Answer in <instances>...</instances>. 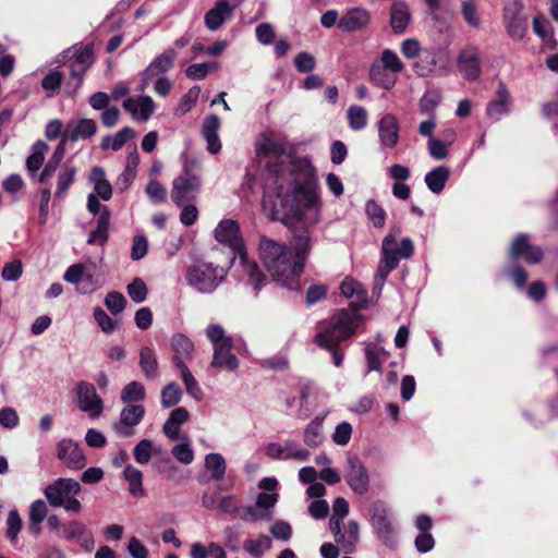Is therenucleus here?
<instances>
[{"label": "nucleus", "instance_id": "5fc2aeb1", "mask_svg": "<svg viewBox=\"0 0 558 558\" xmlns=\"http://www.w3.org/2000/svg\"><path fill=\"white\" fill-rule=\"evenodd\" d=\"M182 398V390L180 386L172 381L168 384L161 390V402L165 408H171L177 405Z\"/></svg>", "mask_w": 558, "mask_h": 558}, {"label": "nucleus", "instance_id": "6ab92c4d", "mask_svg": "<svg viewBox=\"0 0 558 558\" xmlns=\"http://www.w3.org/2000/svg\"><path fill=\"white\" fill-rule=\"evenodd\" d=\"M457 65L468 81H475L481 75L480 54L475 48L463 49L458 56Z\"/></svg>", "mask_w": 558, "mask_h": 558}, {"label": "nucleus", "instance_id": "4c0bfd02", "mask_svg": "<svg viewBox=\"0 0 558 558\" xmlns=\"http://www.w3.org/2000/svg\"><path fill=\"white\" fill-rule=\"evenodd\" d=\"M372 82L385 89H391L397 83V75L385 70L379 63H373L369 69Z\"/></svg>", "mask_w": 558, "mask_h": 558}, {"label": "nucleus", "instance_id": "13d9d810", "mask_svg": "<svg viewBox=\"0 0 558 558\" xmlns=\"http://www.w3.org/2000/svg\"><path fill=\"white\" fill-rule=\"evenodd\" d=\"M7 535L10 541L15 542L22 530L23 522L17 510H10L7 517Z\"/></svg>", "mask_w": 558, "mask_h": 558}, {"label": "nucleus", "instance_id": "49530a36", "mask_svg": "<svg viewBox=\"0 0 558 558\" xmlns=\"http://www.w3.org/2000/svg\"><path fill=\"white\" fill-rule=\"evenodd\" d=\"M206 337L213 348L233 343V339L220 324H210L205 329Z\"/></svg>", "mask_w": 558, "mask_h": 558}, {"label": "nucleus", "instance_id": "3c124183", "mask_svg": "<svg viewBox=\"0 0 558 558\" xmlns=\"http://www.w3.org/2000/svg\"><path fill=\"white\" fill-rule=\"evenodd\" d=\"M171 452L173 457L183 464H190L194 460V451L187 436H182L180 442L172 448Z\"/></svg>", "mask_w": 558, "mask_h": 558}, {"label": "nucleus", "instance_id": "39448f33", "mask_svg": "<svg viewBox=\"0 0 558 558\" xmlns=\"http://www.w3.org/2000/svg\"><path fill=\"white\" fill-rule=\"evenodd\" d=\"M201 166L195 159H185L182 173L172 182L171 198L178 205L192 199L202 185Z\"/></svg>", "mask_w": 558, "mask_h": 558}, {"label": "nucleus", "instance_id": "9b49d317", "mask_svg": "<svg viewBox=\"0 0 558 558\" xmlns=\"http://www.w3.org/2000/svg\"><path fill=\"white\" fill-rule=\"evenodd\" d=\"M56 450L58 459L68 469L77 471L85 466L86 458L76 441L63 438L58 441Z\"/></svg>", "mask_w": 558, "mask_h": 558}, {"label": "nucleus", "instance_id": "6e6d98bb", "mask_svg": "<svg viewBox=\"0 0 558 558\" xmlns=\"http://www.w3.org/2000/svg\"><path fill=\"white\" fill-rule=\"evenodd\" d=\"M217 68L218 64L216 62L194 63L187 66L185 74L189 78L198 81L205 78L210 71Z\"/></svg>", "mask_w": 558, "mask_h": 558}, {"label": "nucleus", "instance_id": "dca6fc26", "mask_svg": "<svg viewBox=\"0 0 558 558\" xmlns=\"http://www.w3.org/2000/svg\"><path fill=\"white\" fill-rule=\"evenodd\" d=\"M371 13L360 7L348 10L339 20L338 27L343 33H355L369 26Z\"/></svg>", "mask_w": 558, "mask_h": 558}, {"label": "nucleus", "instance_id": "f257e3e1", "mask_svg": "<svg viewBox=\"0 0 558 558\" xmlns=\"http://www.w3.org/2000/svg\"><path fill=\"white\" fill-rule=\"evenodd\" d=\"M277 198L280 210L276 206L268 207L266 202L263 210L270 220L281 221L293 233L320 220L322 203L316 189L296 183Z\"/></svg>", "mask_w": 558, "mask_h": 558}, {"label": "nucleus", "instance_id": "412c9836", "mask_svg": "<svg viewBox=\"0 0 558 558\" xmlns=\"http://www.w3.org/2000/svg\"><path fill=\"white\" fill-rule=\"evenodd\" d=\"M97 123L93 119L81 118L71 121L68 130L63 133V142H77L88 140L97 133Z\"/></svg>", "mask_w": 558, "mask_h": 558}, {"label": "nucleus", "instance_id": "0eeeda50", "mask_svg": "<svg viewBox=\"0 0 558 558\" xmlns=\"http://www.w3.org/2000/svg\"><path fill=\"white\" fill-rule=\"evenodd\" d=\"M81 493V485L73 478L60 477L52 484L46 486L44 494L52 507H60L71 497Z\"/></svg>", "mask_w": 558, "mask_h": 558}, {"label": "nucleus", "instance_id": "4468645a", "mask_svg": "<svg viewBox=\"0 0 558 558\" xmlns=\"http://www.w3.org/2000/svg\"><path fill=\"white\" fill-rule=\"evenodd\" d=\"M123 109L130 113L133 120L138 122L147 121L155 112L156 105L148 95H138L123 100Z\"/></svg>", "mask_w": 558, "mask_h": 558}, {"label": "nucleus", "instance_id": "79ce46f5", "mask_svg": "<svg viewBox=\"0 0 558 558\" xmlns=\"http://www.w3.org/2000/svg\"><path fill=\"white\" fill-rule=\"evenodd\" d=\"M205 469L213 480H222L227 469L225 458L220 453H208L205 457Z\"/></svg>", "mask_w": 558, "mask_h": 558}, {"label": "nucleus", "instance_id": "a878e982", "mask_svg": "<svg viewBox=\"0 0 558 558\" xmlns=\"http://www.w3.org/2000/svg\"><path fill=\"white\" fill-rule=\"evenodd\" d=\"M410 21L411 12L409 5L401 0L395 1L390 8V25L393 33H404Z\"/></svg>", "mask_w": 558, "mask_h": 558}, {"label": "nucleus", "instance_id": "1a4fd4ad", "mask_svg": "<svg viewBox=\"0 0 558 558\" xmlns=\"http://www.w3.org/2000/svg\"><path fill=\"white\" fill-rule=\"evenodd\" d=\"M345 481L350 488L360 495L369 490V476L363 462L356 456L347 459Z\"/></svg>", "mask_w": 558, "mask_h": 558}, {"label": "nucleus", "instance_id": "f03ea898", "mask_svg": "<svg viewBox=\"0 0 558 558\" xmlns=\"http://www.w3.org/2000/svg\"><path fill=\"white\" fill-rule=\"evenodd\" d=\"M258 248L260 259L274 279L284 287L298 289L295 278L300 272L294 265L291 248L265 235L260 238Z\"/></svg>", "mask_w": 558, "mask_h": 558}, {"label": "nucleus", "instance_id": "338daca9", "mask_svg": "<svg viewBox=\"0 0 558 558\" xmlns=\"http://www.w3.org/2000/svg\"><path fill=\"white\" fill-rule=\"evenodd\" d=\"M62 80L63 76L61 72L52 71L43 78L41 87L52 96L60 89Z\"/></svg>", "mask_w": 558, "mask_h": 558}, {"label": "nucleus", "instance_id": "6e6552de", "mask_svg": "<svg viewBox=\"0 0 558 558\" xmlns=\"http://www.w3.org/2000/svg\"><path fill=\"white\" fill-rule=\"evenodd\" d=\"M78 409L89 417H99L104 412V401L98 396L95 387L86 381H81L76 387Z\"/></svg>", "mask_w": 558, "mask_h": 558}, {"label": "nucleus", "instance_id": "f8f14e48", "mask_svg": "<svg viewBox=\"0 0 558 558\" xmlns=\"http://www.w3.org/2000/svg\"><path fill=\"white\" fill-rule=\"evenodd\" d=\"M372 525L379 538L388 546L396 545L393 526L385 506L375 502L372 506Z\"/></svg>", "mask_w": 558, "mask_h": 558}, {"label": "nucleus", "instance_id": "603ef678", "mask_svg": "<svg viewBox=\"0 0 558 558\" xmlns=\"http://www.w3.org/2000/svg\"><path fill=\"white\" fill-rule=\"evenodd\" d=\"M145 398V387L138 381L129 383L121 391V400L124 403L142 401Z\"/></svg>", "mask_w": 558, "mask_h": 558}, {"label": "nucleus", "instance_id": "c85d7f7f", "mask_svg": "<svg viewBox=\"0 0 558 558\" xmlns=\"http://www.w3.org/2000/svg\"><path fill=\"white\" fill-rule=\"evenodd\" d=\"M510 96L506 86L500 83L496 92V99L490 101L487 106V114L494 119L499 120L509 111Z\"/></svg>", "mask_w": 558, "mask_h": 558}, {"label": "nucleus", "instance_id": "bf43d9fd", "mask_svg": "<svg viewBox=\"0 0 558 558\" xmlns=\"http://www.w3.org/2000/svg\"><path fill=\"white\" fill-rule=\"evenodd\" d=\"M126 290L131 300L137 304L143 303L147 298V287L140 278L134 279L130 284H128Z\"/></svg>", "mask_w": 558, "mask_h": 558}, {"label": "nucleus", "instance_id": "864d4df0", "mask_svg": "<svg viewBox=\"0 0 558 558\" xmlns=\"http://www.w3.org/2000/svg\"><path fill=\"white\" fill-rule=\"evenodd\" d=\"M378 63L385 70H388L396 75H398L403 70V63L401 62L400 58L395 51L390 49H385L381 51L380 61Z\"/></svg>", "mask_w": 558, "mask_h": 558}, {"label": "nucleus", "instance_id": "774afa93", "mask_svg": "<svg viewBox=\"0 0 558 558\" xmlns=\"http://www.w3.org/2000/svg\"><path fill=\"white\" fill-rule=\"evenodd\" d=\"M146 193L151 202L154 203H162L167 198V190L166 187L155 179H151L147 186Z\"/></svg>", "mask_w": 558, "mask_h": 558}, {"label": "nucleus", "instance_id": "9d476101", "mask_svg": "<svg viewBox=\"0 0 558 558\" xmlns=\"http://www.w3.org/2000/svg\"><path fill=\"white\" fill-rule=\"evenodd\" d=\"M266 454L274 460H295L305 462L310 459V452L299 446L295 441L270 442L265 448Z\"/></svg>", "mask_w": 558, "mask_h": 558}, {"label": "nucleus", "instance_id": "8fccbe9b", "mask_svg": "<svg viewBox=\"0 0 558 558\" xmlns=\"http://www.w3.org/2000/svg\"><path fill=\"white\" fill-rule=\"evenodd\" d=\"M241 263L245 274L250 278V282L258 289L266 280L265 275L255 262L248 260L244 253H241Z\"/></svg>", "mask_w": 558, "mask_h": 558}, {"label": "nucleus", "instance_id": "5701e85b", "mask_svg": "<svg viewBox=\"0 0 558 558\" xmlns=\"http://www.w3.org/2000/svg\"><path fill=\"white\" fill-rule=\"evenodd\" d=\"M233 343L213 348L211 367L235 372L239 367V360L232 352Z\"/></svg>", "mask_w": 558, "mask_h": 558}, {"label": "nucleus", "instance_id": "c03bdc74", "mask_svg": "<svg viewBox=\"0 0 558 558\" xmlns=\"http://www.w3.org/2000/svg\"><path fill=\"white\" fill-rule=\"evenodd\" d=\"M140 367L147 378H154L157 374V357L148 347H143L140 351Z\"/></svg>", "mask_w": 558, "mask_h": 558}, {"label": "nucleus", "instance_id": "a19ab883", "mask_svg": "<svg viewBox=\"0 0 558 558\" xmlns=\"http://www.w3.org/2000/svg\"><path fill=\"white\" fill-rule=\"evenodd\" d=\"M48 150L49 146L43 141H38L33 145L32 154L26 160L27 170L32 174L36 173L41 168Z\"/></svg>", "mask_w": 558, "mask_h": 558}, {"label": "nucleus", "instance_id": "aec40b11", "mask_svg": "<svg viewBox=\"0 0 558 558\" xmlns=\"http://www.w3.org/2000/svg\"><path fill=\"white\" fill-rule=\"evenodd\" d=\"M400 125L392 113L384 114L378 121V137L385 148H395L399 142Z\"/></svg>", "mask_w": 558, "mask_h": 558}, {"label": "nucleus", "instance_id": "bb28decb", "mask_svg": "<svg viewBox=\"0 0 558 558\" xmlns=\"http://www.w3.org/2000/svg\"><path fill=\"white\" fill-rule=\"evenodd\" d=\"M220 120L216 114H210L204 120L202 134L207 142V149L211 154H218L221 149V143L218 136Z\"/></svg>", "mask_w": 558, "mask_h": 558}, {"label": "nucleus", "instance_id": "20e7f679", "mask_svg": "<svg viewBox=\"0 0 558 558\" xmlns=\"http://www.w3.org/2000/svg\"><path fill=\"white\" fill-rule=\"evenodd\" d=\"M413 252L414 245L409 238L402 239L398 244L393 235H386L381 244V258L377 267V278L381 282L385 281L388 275L398 267L399 260L410 258Z\"/></svg>", "mask_w": 558, "mask_h": 558}, {"label": "nucleus", "instance_id": "a18cd8bd", "mask_svg": "<svg viewBox=\"0 0 558 558\" xmlns=\"http://www.w3.org/2000/svg\"><path fill=\"white\" fill-rule=\"evenodd\" d=\"M272 542L270 537L260 534L256 539H246L243 543L244 549L254 558H260L265 551L271 548Z\"/></svg>", "mask_w": 558, "mask_h": 558}, {"label": "nucleus", "instance_id": "423d86ee", "mask_svg": "<svg viewBox=\"0 0 558 558\" xmlns=\"http://www.w3.org/2000/svg\"><path fill=\"white\" fill-rule=\"evenodd\" d=\"M329 531L335 543L340 546L344 554H352L359 542L360 526L356 521L339 522L338 519H329Z\"/></svg>", "mask_w": 558, "mask_h": 558}, {"label": "nucleus", "instance_id": "680f3d73", "mask_svg": "<svg viewBox=\"0 0 558 558\" xmlns=\"http://www.w3.org/2000/svg\"><path fill=\"white\" fill-rule=\"evenodd\" d=\"M75 174H76V169L74 167L66 168L59 174L58 183H57V191H56L57 197H62L64 195V193L68 191V189L73 183Z\"/></svg>", "mask_w": 558, "mask_h": 558}, {"label": "nucleus", "instance_id": "473e14b6", "mask_svg": "<svg viewBox=\"0 0 558 558\" xmlns=\"http://www.w3.org/2000/svg\"><path fill=\"white\" fill-rule=\"evenodd\" d=\"M310 251H311L310 235L307 233L295 235L292 258L295 262L294 265L300 274L302 272V270L304 268V264L310 254Z\"/></svg>", "mask_w": 558, "mask_h": 558}, {"label": "nucleus", "instance_id": "72a5a7b5", "mask_svg": "<svg viewBox=\"0 0 558 558\" xmlns=\"http://www.w3.org/2000/svg\"><path fill=\"white\" fill-rule=\"evenodd\" d=\"M341 341H343V338L339 337L330 320L322 324L319 332L315 336L317 345L328 350H332Z\"/></svg>", "mask_w": 558, "mask_h": 558}, {"label": "nucleus", "instance_id": "e433bc0d", "mask_svg": "<svg viewBox=\"0 0 558 558\" xmlns=\"http://www.w3.org/2000/svg\"><path fill=\"white\" fill-rule=\"evenodd\" d=\"M364 351L367 371L381 373V364L388 357L389 353L385 349L375 347L371 343L365 344Z\"/></svg>", "mask_w": 558, "mask_h": 558}, {"label": "nucleus", "instance_id": "4be33fe9", "mask_svg": "<svg viewBox=\"0 0 558 558\" xmlns=\"http://www.w3.org/2000/svg\"><path fill=\"white\" fill-rule=\"evenodd\" d=\"M234 8L228 0H217L215 5L205 14V24L209 31H217L232 16Z\"/></svg>", "mask_w": 558, "mask_h": 558}, {"label": "nucleus", "instance_id": "c9c22d12", "mask_svg": "<svg viewBox=\"0 0 558 558\" xmlns=\"http://www.w3.org/2000/svg\"><path fill=\"white\" fill-rule=\"evenodd\" d=\"M341 294L348 299H352L354 303H365L367 293L362 284L351 277H347L340 284Z\"/></svg>", "mask_w": 558, "mask_h": 558}, {"label": "nucleus", "instance_id": "09e8293b", "mask_svg": "<svg viewBox=\"0 0 558 558\" xmlns=\"http://www.w3.org/2000/svg\"><path fill=\"white\" fill-rule=\"evenodd\" d=\"M348 123L351 130L360 131L367 125V111L361 106H350L347 111Z\"/></svg>", "mask_w": 558, "mask_h": 558}, {"label": "nucleus", "instance_id": "58836bf2", "mask_svg": "<svg viewBox=\"0 0 558 558\" xmlns=\"http://www.w3.org/2000/svg\"><path fill=\"white\" fill-rule=\"evenodd\" d=\"M286 150L284 142L275 141L266 135H263L256 145L257 154L264 156H282Z\"/></svg>", "mask_w": 558, "mask_h": 558}, {"label": "nucleus", "instance_id": "37998d69", "mask_svg": "<svg viewBox=\"0 0 558 558\" xmlns=\"http://www.w3.org/2000/svg\"><path fill=\"white\" fill-rule=\"evenodd\" d=\"M178 369L180 371L181 378L187 395H190L195 400H201L203 397V391L187 365L180 362Z\"/></svg>", "mask_w": 558, "mask_h": 558}, {"label": "nucleus", "instance_id": "a211bd4d", "mask_svg": "<svg viewBox=\"0 0 558 558\" xmlns=\"http://www.w3.org/2000/svg\"><path fill=\"white\" fill-rule=\"evenodd\" d=\"M175 57L177 52L173 49H168L157 56L143 72L141 89L144 90L147 87L149 80L169 71L173 65Z\"/></svg>", "mask_w": 558, "mask_h": 558}, {"label": "nucleus", "instance_id": "7c9ffc66", "mask_svg": "<svg viewBox=\"0 0 558 558\" xmlns=\"http://www.w3.org/2000/svg\"><path fill=\"white\" fill-rule=\"evenodd\" d=\"M135 137V131L125 126L116 134L107 135L101 140L100 147L102 150H120L129 141Z\"/></svg>", "mask_w": 558, "mask_h": 558}, {"label": "nucleus", "instance_id": "052dcab7", "mask_svg": "<svg viewBox=\"0 0 558 558\" xmlns=\"http://www.w3.org/2000/svg\"><path fill=\"white\" fill-rule=\"evenodd\" d=\"M366 213L374 227H384L386 221V213L384 208L379 206L375 201H368L366 203Z\"/></svg>", "mask_w": 558, "mask_h": 558}, {"label": "nucleus", "instance_id": "2f4dec72", "mask_svg": "<svg viewBox=\"0 0 558 558\" xmlns=\"http://www.w3.org/2000/svg\"><path fill=\"white\" fill-rule=\"evenodd\" d=\"M449 177V168L446 166H438L425 174L424 181L432 193L439 194L445 189Z\"/></svg>", "mask_w": 558, "mask_h": 558}, {"label": "nucleus", "instance_id": "ea45409f", "mask_svg": "<svg viewBox=\"0 0 558 558\" xmlns=\"http://www.w3.org/2000/svg\"><path fill=\"white\" fill-rule=\"evenodd\" d=\"M110 211L108 207L102 208V213L98 218L97 227L89 234L87 240L88 244L99 242L104 244L108 240V228H109Z\"/></svg>", "mask_w": 558, "mask_h": 558}, {"label": "nucleus", "instance_id": "0e129e2a", "mask_svg": "<svg viewBox=\"0 0 558 558\" xmlns=\"http://www.w3.org/2000/svg\"><path fill=\"white\" fill-rule=\"evenodd\" d=\"M48 515V506L43 499L33 501L29 506L28 520L34 523H43Z\"/></svg>", "mask_w": 558, "mask_h": 558}, {"label": "nucleus", "instance_id": "7ed1b4c3", "mask_svg": "<svg viewBox=\"0 0 558 558\" xmlns=\"http://www.w3.org/2000/svg\"><path fill=\"white\" fill-rule=\"evenodd\" d=\"M228 269L211 262L196 260L185 270L186 284L201 294L214 293L226 280Z\"/></svg>", "mask_w": 558, "mask_h": 558}, {"label": "nucleus", "instance_id": "cd10ccee", "mask_svg": "<svg viewBox=\"0 0 558 558\" xmlns=\"http://www.w3.org/2000/svg\"><path fill=\"white\" fill-rule=\"evenodd\" d=\"M88 180L94 186L95 195H98L102 201H109L112 197V185L106 178V172L102 167H93Z\"/></svg>", "mask_w": 558, "mask_h": 558}, {"label": "nucleus", "instance_id": "69168bd1", "mask_svg": "<svg viewBox=\"0 0 558 558\" xmlns=\"http://www.w3.org/2000/svg\"><path fill=\"white\" fill-rule=\"evenodd\" d=\"M94 318L100 329L108 335L111 333L117 326H119V323L113 322L101 307H96L94 310Z\"/></svg>", "mask_w": 558, "mask_h": 558}, {"label": "nucleus", "instance_id": "de8ad7c7", "mask_svg": "<svg viewBox=\"0 0 558 558\" xmlns=\"http://www.w3.org/2000/svg\"><path fill=\"white\" fill-rule=\"evenodd\" d=\"M324 440L323 420L314 418L304 430V441L310 447H318Z\"/></svg>", "mask_w": 558, "mask_h": 558}, {"label": "nucleus", "instance_id": "2eb2a0df", "mask_svg": "<svg viewBox=\"0 0 558 558\" xmlns=\"http://www.w3.org/2000/svg\"><path fill=\"white\" fill-rule=\"evenodd\" d=\"M145 415V408L141 404H131L121 410L114 430L125 437L134 434V427L141 423Z\"/></svg>", "mask_w": 558, "mask_h": 558}, {"label": "nucleus", "instance_id": "e2e57ef3", "mask_svg": "<svg viewBox=\"0 0 558 558\" xmlns=\"http://www.w3.org/2000/svg\"><path fill=\"white\" fill-rule=\"evenodd\" d=\"M201 94V87L193 86L190 88L181 98L178 105V111L180 114L187 113L197 101Z\"/></svg>", "mask_w": 558, "mask_h": 558}, {"label": "nucleus", "instance_id": "b1692460", "mask_svg": "<svg viewBox=\"0 0 558 558\" xmlns=\"http://www.w3.org/2000/svg\"><path fill=\"white\" fill-rule=\"evenodd\" d=\"M330 322L333 324V329L338 331L339 337L345 340L354 335L360 317L354 313L338 311L331 316Z\"/></svg>", "mask_w": 558, "mask_h": 558}, {"label": "nucleus", "instance_id": "c756f323", "mask_svg": "<svg viewBox=\"0 0 558 558\" xmlns=\"http://www.w3.org/2000/svg\"><path fill=\"white\" fill-rule=\"evenodd\" d=\"M171 348L174 351L173 362L177 367L180 362L184 363V360L192 359L195 350L192 340L182 333L172 337Z\"/></svg>", "mask_w": 558, "mask_h": 558}, {"label": "nucleus", "instance_id": "4d7b16f0", "mask_svg": "<svg viewBox=\"0 0 558 558\" xmlns=\"http://www.w3.org/2000/svg\"><path fill=\"white\" fill-rule=\"evenodd\" d=\"M461 12L464 21L473 28H478L481 20L477 14V8L474 0H463L461 4Z\"/></svg>", "mask_w": 558, "mask_h": 558}, {"label": "nucleus", "instance_id": "393cba45", "mask_svg": "<svg viewBox=\"0 0 558 558\" xmlns=\"http://www.w3.org/2000/svg\"><path fill=\"white\" fill-rule=\"evenodd\" d=\"M215 238L220 243L227 244L233 248L241 247L240 227L238 222L232 219L220 221L215 230Z\"/></svg>", "mask_w": 558, "mask_h": 558}, {"label": "nucleus", "instance_id": "f3484780", "mask_svg": "<svg viewBox=\"0 0 558 558\" xmlns=\"http://www.w3.org/2000/svg\"><path fill=\"white\" fill-rule=\"evenodd\" d=\"M278 493H260L256 498V502L254 506H251L246 509L247 520L252 522H257L262 520H271L272 512L271 509L276 506L278 501Z\"/></svg>", "mask_w": 558, "mask_h": 558}, {"label": "nucleus", "instance_id": "f704fd0d", "mask_svg": "<svg viewBox=\"0 0 558 558\" xmlns=\"http://www.w3.org/2000/svg\"><path fill=\"white\" fill-rule=\"evenodd\" d=\"M124 480L129 484V492L134 497L145 496L143 487V473L132 464H126L123 471Z\"/></svg>", "mask_w": 558, "mask_h": 558}, {"label": "nucleus", "instance_id": "ddd939ff", "mask_svg": "<svg viewBox=\"0 0 558 558\" xmlns=\"http://www.w3.org/2000/svg\"><path fill=\"white\" fill-rule=\"evenodd\" d=\"M522 5L519 0H506L502 20L508 35L514 40L523 39V24L521 17Z\"/></svg>", "mask_w": 558, "mask_h": 558}]
</instances>
